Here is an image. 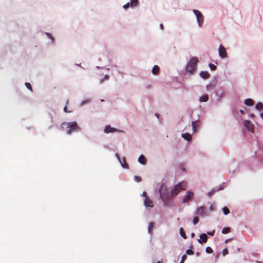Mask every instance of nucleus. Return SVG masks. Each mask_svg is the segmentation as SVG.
I'll use <instances>...</instances> for the list:
<instances>
[{
	"mask_svg": "<svg viewBox=\"0 0 263 263\" xmlns=\"http://www.w3.org/2000/svg\"><path fill=\"white\" fill-rule=\"evenodd\" d=\"M125 163H126V162H125V160H124V163H123V164H125Z\"/></svg>",
	"mask_w": 263,
	"mask_h": 263,
	"instance_id": "obj_51",
	"label": "nucleus"
},
{
	"mask_svg": "<svg viewBox=\"0 0 263 263\" xmlns=\"http://www.w3.org/2000/svg\"><path fill=\"white\" fill-rule=\"evenodd\" d=\"M205 251L208 253H213L212 249L210 247H207L205 249Z\"/></svg>",
	"mask_w": 263,
	"mask_h": 263,
	"instance_id": "obj_25",
	"label": "nucleus"
},
{
	"mask_svg": "<svg viewBox=\"0 0 263 263\" xmlns=\"http://www.w3.org/2000/svg\"><path fill=\"white\" fill-rule=\"evenodd\" d=\"M155 115L157 116V118H158L159 114L158 113H156Z\"/></svg>",
	"mask_w": 263,
	"mask_h": 263,
	"instance_id": "obj_47",
	"label": "nucleus"
},
{
	"mask_svg": "<svg viewBox=\"0 0 263 263\" xmlns=\"http://www.w3.org/2000/svg\"><path fill=\"white\" fill-rule=\"evenodd\" d=\"M138 162L142 164H145L146 161L143 155H140L138 158Z\"/></svg>",
	"mask_w": 263,
	"mask_h": 263,
	"instance_id": "obj_16",
	"label": "nucleus"
},
{
	"mask_svg": "<svg viewBox=\"0 0 263 263\" xmlns=\"http://www.w3.org/2000/svg\"><path fill=\"white\" fill-rule=\"evenodd\" d=\"M200 76L203 79H206L210 77V74L207 71H202L200 72Z\"/></svg>",
	"mask_w": 263,
	"mask_h": 263,
	"instance_id": "obj_13",
	"label": "nucleus"
},
{
	"mask_svg": "<svg viewBox=\"0 0 263 263\" xmlns=\"http://www.w3.org/2000/svg\"><path fill=\"white\" fill-rule=\"evenodd\" d=\"M160 28H161L162 30H163V26L162 24H161L160 25Z\"/></svg>",
	"mask_w": 263,
	"mask_h": 263,
	"instance_id": "obj_42",
	"label": "nucleus"
},
{
	"mask_svg": "<svg viewBox=\"0 0 263 263\" xmlns=\"http://www.w3.org/2000/svg\"><path fill=\"white\" fill-rule=\"evenodd\" d=\"M186 186L187 184L185 182H182L176 185L171 191V196L174 197L176 196L181 190H185Z\"/></svg>",
	"mask_w": 263,
	"mask_h": 263,
	"instance_id": "obj_2",
	"label": "nucleus"
},
{
	"mask_svg": "<svg viewBox=\"0 0 263 263\" xmlns=\"http://www.w3.org/2000/svg\"><path fill=\"white\" fill-rule=\"evenodd\" d=\"M215 192V191L214 190H213L212 191H211L210 192H209L208 193V196L209 197L211 196Z\"/></svg>",
	"mask_w": 263,
	"mask_h": 263,
	"instance_id": "obj_35",
	"label": "nucleus"
},
{
	"mask_svg": "<svg viewBox=\"0 0 263 263\" xmlns=\"http://www.w3.org/2000/svg\"><path fill=\"white\" fill-rule=\"evenodd\" d=\"M117 131V129L111 127L110 126H106L104 129V132L106 133H113Z\"/></svg>",
	"mask_w": 263,
	"mask_h": 263,
	"instance_id": "obj_12",
	"label": "nucleus"
},
{
	"mask_svg": "<svg viewBox=\"0 0 263 263\" xmlns=\"http://www.w3.org/2000/svg\"><path fill=\"white\" fill-rule=\"evenodd\" d=\"M104 79H106V80H108V76H107V75L105 76V77H104Z\"/></svg>",
	"mask_w": 263,
	"mask_h": 263,
	"instance_id": "obj_44",
	"label": "nucleus"
},
{
	"mask_svg": "<svg viewBox=\"0 0 263 263\" xmlns=\"http://www.w3.org/2000/svg\"><path fill=\"white\" fill-rule=\"evenodd\" d=\"M159 68L157 65H155L152 69V73L156 74L159 71Z\"/></svg>",
	"mask_w": 263,
	"mask_h": 263,
	"instance_id": "obj_19",
	"label": "nucleus"
},
{
	"mask_svg": "<svg viewBox=\"0 0 263 263\" xmlns=\"http://www.w3.org/2000/svg\"><path fill=\"white\" fill-rule=\"evenodd\" d=\"M142 196L144 197L145 198H146V197H147V196H146V192H145V191L143 192V193H142Z\"/></svg>",
	"mask_w": 263,
	"mask_h": 263,
	"instance_id": "obj_38",
	"label": "nucleus"
},
{
	"mask_svg": "<svg viewBox=\"0 0 263 263\" xmlns=\"http://www.w3.org/2000/svg\"><path fill=\"white\" fill-rule=\"evenodd\" d=\"M192 237H193L194 236V233H192V235H191Z\"/></svg>",
	"mask_w": 263,
	"mask_h": 263,
	"instance_id": "obj_49",
	"label": "nucleus"
},
{
	"mask_svg": "<svg viewBox=\"0 0 263 263\" xmlns=\"http://www.w3.org/2000/svg\"><path fill=\"white\" fill-rule=\"evenodd\" d=\"M67 128L68 129L67 133L69 135L73 132H77L80 130V127L78 125L76 122L68 123L67 124Z\"/></svg>",
	"mask_w": 263,
	"mask_h": 263,
	"instance_id": "obj_3",
	"label": "nucleus"
},
{
	"mask_svg": "<svg viewBox=\"0 0 263 263\" xmlns=\"http://www.w3.org/2000/svg\"><path fill=\"white\" fill-rule=\"evenodd\" d=\"M198 219L197 217H194L193 219V223L194 224H196L198 223Z\"/></svg>",
	"mask_w": 263,
	"mask_h": 263,
	"instance_id": "obj_32",
	"label": "nucleus"
},
{
	"mask_svg": "<svg viewBox=\"0 0 263 263\" xmlns=\"http://www.w3.org/2000/svg\"><path fill=\"white\" fill-rule=\"evenodd\" d=\"M193 12H194V14L196 16V18L198 22V24L199 27H201L203 22V16L201 13L197 10L194 9L193 10Z\"/></svg>",
	"mask_w": 263,
	"mask_h": 263,
	"instance_id": "obj_5",
	"label": "nucleus"
},
{
	"mask_svg": "<svg viewBox=\"0 0 263 263\" xmlns=\"http://www.w3.org/2000/svg\"><path fill=\"white\" fill-rule=\"evenodd\" d=\"M218 53L222 59L226 58L227 56L226 50L222 45H220L219 47Z\"/></svg>",
	"mask_w": 263,
	"mask_h": 263,
	"instance_id": "obj_6",
	"label": "nucleus"
},
{
	"mask_svg": "<svg viewBox=\"0 0 263 263\" xmlns=\"http://www.w3.org/2000/svg\"><path fill=\"white\" fill-rule=\"evenodd\" d=\"M134 180L135 181L139 182L141 181V178L140 177L135 176L134 177Z\"/></svg>",
	"mask_w": 263,
	"mask_h": 263,
	"instance_id": "obj_27",
	"label": "nucleus"
},
{
	"mask_svg": "<svg viewBox=\"0 0 263 263\" xmlns=\"http://www.w3.org/2000/svg\"><path fill=\"white\" fill-rule=\"evenodd\" d=\"M153 228V223L149 222V224H148V231L149 234L152 233Z\"/></svg>",
	"mask_w": 263,
	"mask_h": 263,
	"instance_id": "obj_21",
	"label": "nucleus"
},
{
	"mask_svg": "<svg viewBox=\"0 0 263 263\" xmlns=\"http://www.w3.org/2000/svg\"><path fill=\"white\" fill-rule=\"evenodd\" d=\"M186 253L188 255H193L194 254V251H192V250L191 249H187L186 251Z\"/></svg>",
	"mask_w": 263,
	"mask_h": 263,
	"instance_id": "obj_29",
	"label": "nucleus"
},
{
	"mask_svg": "<svg viewBox=\"0 0 263 263\" xmlns=\"http://www.w3.org/2000/svg\"><path fill=\"white\" fill-rule=\"evenodd\" d=\"M196 214L200 216H205L206 213H205V209L203 206H200L197 209V212Z\"/></svg>",
	"mask_w": 263,
	"mask_h": 263,
	"instance_id": "obj_9",
	"label": "nucleus"
},
{
	"mask_svg": "<svg viewBox=\"0 0 263 263\" xmlns=\"http://www.w3.org/2000/svg\"><path fill=\"white\" fill-rule=\"evenodd\" d=\"M128 7H129V3H128L127 4H125V5H124L123 6V8H124V9H126V8H127Z\"/></svg>",
	"mask_w": 263,
	"mask_h": 263,
	"instance_id": "obj_37",
	"label": "nucleus"
},
{
	"mask_svg": "<svg viewBox=\"0 0 263 263\" xmlns=\"http://www.w3.org/2000/svg\"><path fill=\"white\" fill-rule=\"evenodd\" d=\"M250 117H253L254 116V115L253 114H251L250 115Z\"/></svg>",
	"mask_w": 263,
	"mask_h": 263,
	"instance_id": "obj_45",
	"label": "nucleus"
},
{
	"mask_svg": "<svg viewBox=\"0 0 263 263\" xmlns=\"http://www.w3.org/2000/svg\"><path fill=\"white\" fill-rule=\"evenodd\" d=\"M66 109H67L66 107H65L64 108V110L65 112H67Z\"/></svg>",
	"mask_w": 263,
	"mask_h": 263,
	"instance_id": "obj_46",
	"label": "nucleus"
},
{
	"mask_svg": "<svg viewBox=\"0 0 263 263\" xmlns=\"http://www.w3.org/2000/svg\"><path fill=\"white\" fill-rule=\"evenodd\" d=\"M209 209L211 211H214L216 209V205L214 204H212L210 205Z\"/></svg>",
	"mask_w": 263,
	"mask_h": 263,
	"instance_id": "obj_26",
	"label": "nucleus"
},
{
	"mask_svg": "<svg viewBox=\"0 0 263 263\" xmlns=\"http://www.w3.org/2000/svg\"><path fill=\"white\" fill-rule=\"evenodd\" d=\"M115 155H116V157L118 159V160L120 161V157H119V156L118 154L116 153Z\"/></svg>",
	"mask_w": 263,
	"mask_h": 263,
	"instance_id": "obj_40",
	"label": "nucleus"
},
{
	"mask_svg": "<svg viewBox=\"0 0 263 263\" xmlns=\"http://www.w3.org/2000/svg\"><path fill=\"white\" fill-rule=\"evenodd\" d=\"M209 100V96L206 94H204L201 96L199 98V101L200 102H205Z\"/></svg>",
	"mask_w": 263,
	"mask_h": 263,
	"instance_id": "obj_14",
	"label": "nucleus"
},
{
	"mask_svg": "<svg viewBox=\"0 0 263 263\" xmlns=\"http://www.w3.org/2000/svg\"><path fill=\"white\" fill-rule=\"evenodd\" d=\"M230 229L229 228L225 227V228H223L221 232L223 234H227L230 232Z\"/></svg>",
	"mask_w": 263,
	"mask_h": 263,
	"instance_id": "obj_23",
	"label": "nucleus"
},
{
	"mask_svg": "<svg viewBox=\"0 0 263 263\" xmlns=\"http://www.w3.org/2000/svg\"><path fill=\"white\" fill-rule=\"evenodd\" d=\"M160 198L162 200L165 201L168 197V193L167 191V187L165 185L162 184L159 190Z\"/></svg>",
	"mask_w": 263,
	"mask_h": 263,
	"instance_id": "obj_4",
	"label": "nucleus"
},
{
	"mask_svg": "<svg viewBox=\"0 0 263 263\" xmlns=\"http://www.w3.org/2000/svg\"><path fill=\"white\" fill-rule=\"evenodd\" d=\"M208 239V237L206 234L202 233L200 236V239H198V242L200 243H205L206 242Z\"/></svg>",
	"mask_w": 263,
	"mask_h": 263,
	"instance_id": "obj_11",
	"label": "nucleus"
},
{
	"mask_svg": "<svg viewBox=\"0 0 263 263\" xmlns=\"http://www.w3.org/2000/svg\"><path fill=\"white\" fill-rule=\"evenodd\" d=\"M143 203L145 207L152 208L154 206L153 201L148 197L145 198Z\"/></svg>",
	"mask_w": 263,
	"mask_h": 263,
	"instance_id": "obj_10",
	"label": "nucleus"
},
{
	"mask_svg": "<svg viewBox=\"0 0 263 263\" xmlns=\"http://www.w3.org/2000/svg\"><path fill=\"white\" fill-rule=\"evenodd\" d=\"M240 112H241L242 114L243 113V110H240Z\"/></svg>",
	"mask_w": 263,
	"mask_h": 263,
	"instance_id": "obj_48",
	"label": "nucleus"
},
{
	"mask_svg": "<svg viewBox=\"0 0 263 263\" xmlns=\"http://www.w3.org/2000/svg\"><path fill=\"white\" fill-rule=\"evenodd\" d=\"M228 254V250H227V249L226 248V249H223L222 251L223 255L226 256Z\"/></svg>",
	"mask_w": 263,
	"mask_h": 263,
	"instance_id": "obj_31",
	"label": "nucleus"
},
{
	"mask_svg": "<svg viewBox=\"0 0 263 263\" xmlns=\"http://www.w3.org/2000/svg\"><path fill=\"white\" fill-rule=\"evenodd\" d=\"M182 137L187 141H190L191 139V136L190 134L185 133L182 134Z\"/></svg>",
	"mask_w": 263,
	"mask_h": 263,
	"instance_id": "obj_17",
	"label": "nucleus"
},
{
	"mask_svg": "<svg viewBox=\"0 0 263 263\" xmlns=\"http://www.w3.org/2000/svg\"><path fill=\"white\" fill-rule=\"evenodd\" d=\"M25 84V86H26V87L28 89H29L31 91H32L31 86V84L29 83L26 82Z\"/></svg>",
	"mask_w": 263,
	"mask_h": 263,
	"instance_id": "obj_28",
	"label": "nucleus"
},
{
	"mask_svg": "<svg viewBox=\"0 0 263 263\" xmlns=\"http://www.w3.org/2000/svg\"><path fill=\"white\" fill-rule=\"evenodd\" d=\"M260 117L262 118V119L263 120V111L261 112L260 114Z\"/></svg>",
	"mask_w": 263,
	"mask_h": 263,
	"instance_id": "obj_41",
	"label": "nucleus"
},
{
	"mask_svg": "<svg viewBox=\"0 0 263 263\" xmlns=\"http://www.w3.org/2000/svg\"><path fill=\"white\" fill-rule=\"evenodd\" d=\"M214 233H215V231L214 230H213V231H212L211 232H208V234L209 235H210V236H212L214 235Z\"/></svg>",
	"mask_w": 263,
	"mask_h": 263,
	"instance_id": "obj_36",
	"label": "nucleus"
},
{
	"mask_svg": "<svg viewBox=\"0 0 263 263\" xmlns=\"http://www.w3.org/2000/svg\"><path fill=\"white\" fill-rule=\"evenodd\" d=\"M186 256L185 255H183L182 256V258H181V261L180 263H183V262L186 260Z\"/></svg>",
	"mask_w": 263,
	"mask_h": 263,
	"instance_id": "obj_33",
	"label": "nucleus"
},
{
	"mask_svg": "<svg viewBox=\"0 0 263 263\" xmlns=\"http://www.w3.org/2000/svg\"><path fill=\"white\" fill-rule=\"evenodd\" d=\"M228 240H229L228 239H227V240H226L225 242H226V243H227V242H228Z\"/></svg>",
	"mask_w": 263,
	"mask_h": 263,
	"instance_id": "obj_50",
	"label": "nucleus"
},
{
	"mask_svg": "<svg viewBox=\"0 0 263 263\" xmlns=\"http://www.w3.org/2000/svg\"><path fill=\"white\" fill-rule=\"evenodd\" d=\"M157 263H160V261H158Z\"/></svg>",
	"mask_w": 263,
	"mask_h": 263,
	"instance_id": "obj_52",
	"label": "nucleus"
},
{
	"mask_svg": "<svg viewBox=\"0 0 263 263\" xmlns=\"http://www.w3.org/2000/svg\"><path fill=\"white\" fill-rule=\"evenodd\" d=\"M245 105H247V106H252L254 105V101L252 99H247L245 100V102H244Z\"/></svg>",
	"mask_w": 263,
	"mask_h": 263,
	"instance_id": "obj_15",
	"label": "nucleus"
},
{
	"mask_svg": "<svg viewBox=\"0 0 263 263\" xmlns=\"http://www.w3.org/2000/svg\"><path fill=\"white\" fill-rule=\"evenodd\" d=\"M192 124V128H193V131L195 132V128H196V123L193 122Z\"/></svg>",
	"mask_w": 263,
	"mask_h": 263,
	"instance_id": "obj_34",
	"label": "nucleus"
},
{
	"mask_svg": "<svg viewBox=\"0 0 263 263\" xmlns=\"http://www.w3.org/2000/svg\"><path fill=\"white\" fill-rule=\"evenodd\" d=\"M46 34H47V35H48V36L50 39H52L51 36H50V33H46Z\"/></svg>",
	"mask_w": 263,
	"mask_h": 263,
	"instance_id": "obj_43",
	"label": "nucleus"
},
{
	"mask_svg": "<svg viewBox=\"0 0 263 263\" xmlns=\"http://www.w3.org/2000/svg\"><path fill=\"white\" fill-rule=\"evenodd\" d=\"M198 59L196 57L192 58L187 64L186 70L189 73H193L197 68Z\"/></svg>",
	"mask_w": 263,
	"mask_h": 263,
	"instance_id": "obj_1",
	"label": "nucleus"
},
{
	"mask_svg": "<svg viewBox=\"0 0 263 263\" xmlns=\"http://www.w3.org/2000/svg\"><path fill=\"white\" fill-rule=\"evenodd\" d=\"M179 232H180V235L184 238V239H185L186 238V235H185V232H184V230L182 228H180V230H179Z\"/></svg>",
	"mask_w": 263,
	"mask_h": 263,
	"instance_id": "obj_20",
	"label": "nucleus"
},
{
	"mask_svg": "<svg viewBox=\"0 0 263 263\" xmlns=\"http://www.w3.org/2000/svg\"><path fill=\"white\" fill-rule=\"evenodd\" d=\"M222 211L224 215H227L230 212L229 209L227 208V207H223L222 209Z\"/></svg>",
	"mask_w": 263,
	"mask_h": 263,
	"instance_id": "obj_24",
	"label": "nucleus"
},
{
	"mask_svg": "<svg viewBox=\"0 0 263 263\" xmlns=\"http://www.w3.org/2000/svg\"><path fill=\"white\" fill-rule=\"evenodd\" d=\"M194 193L193 192L188 191L186 192L185 196L183 199V202L185 203L188 202L190 199L193 196Z\"/></svg>",
	"mask_w": 263,
	"mask_h": 263,
	"instance_id": "obj_8",
	"label": "nucleus"
},
{
	"mask_svg": "<svg viewBox=\"0 0 263 263\" xmlns=\"http://www.w3.org/2000/svg\"><path fill=\"white\" fill-rule=\"evenodd\" d=\"M255 108L258 110H263V103L261 102L257 103L255 105Z\"/></svg>",
	"mask_w": 263,
	"mask_h": 263,
	"instance_id": "obj_18",
	"label": "nucleus"
},
{
	"mask_svg": "<svg viewBox=\"0 0 263 263\" xmlns=\"http://www.w3.org/2000/svg\"><path fill=\"white\" fill-rule=\"evenodd\" d=\"M138 4V0H131L130 1V6L132 7L137 6Z\"/></svg>",
	"mask_w": 263,
	"mask_h": 263,
	"instance_id": "obj_22",
	"label": "nucleus"
},
{
	"mask_svg": "<svg viewBox=\"0 0 263 263\" xmlns=\"http://www.w3.org/2000/svg\"><path fill=\"white\" fill-rule=\"evenodd\" d=\"M209 67L212 70H214L216 68V66L211 63L209 64Z\"/></svg>",
	"mask_w": 263,
	"mask_h": 263,
	"instance_id": "obj_30",
	"label": "nucleus"
},
{
	"mask_svg": "<svg viewBox=\"0 0 263 263\" xmlns=\"http://www.w3.org/2000/svg\"><path fill=\"white\" fill-rule=\"evenodd\" d=\"M243 125L251 133H254V125L250 121L248 120L245 121L243 122Z\"/></svg>",
	"mask_w": 263,
	"mask_h": 263,
	"instance_id": "obj_7",
	"label": "nucleus"
},
{
	"mask_svg": "<svg viewBox=\"0 0 263 263\" xmlns=\"http://www.w3.org/2000/svg\"><path fill=\"white\" fill-rule=\"evenodd\" d=\"M121 164L122 167L125 168L127 167V164L126 163H125V164H123L122 163H121Z\"/></svg>",
	"mask_w": 263,
	"mask_h": 263,
	"instance_id": "obj_39",
	"label": "nucleus"
}]
</instances>
